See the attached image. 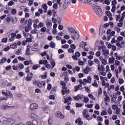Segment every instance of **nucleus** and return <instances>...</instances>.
<instances>
[{"mask_svg": "<svg viewBox=\"0 0 125 125\" xmlns=\"http://www.w3.org/2000/svg\"><path fill=\"white\" fill-rule=\"evenodd\" d=\"M26 55H30V47H27L25 52Z\"/></svg>", "mask_w": 125, "mask_h": 125, "instance_id": "nucleus-27", "label": "nucleus"}, {"mask_svg": "<svg viewBox=\"0 0 125 125\" xmlns=\"http://www.w3.org/2000/svg\"><path fill=\"white\" fill-rule=\"evenodd\" d=\"M118 82H119V84H123V83H125V81L124 80V79L120 78L118 80Z\"/></svg>", "mask_w": 125, "mask_h": 125, "instance_id": "nucleus-28", "label": "nucleus"}, {"mask_svg": "<svg viewBox=\"0 0 125 125\" xmlns=\"http://www.w3.org/2000/svg\"><path fill=\"white\" fill-rule=\"evenodd\" d=\"M116 4H117V1L116 0H113L112 1V6H116Z\"/></svg>", "mask_w": 125, "mask_h": 125, "instance_id": "nucleus-45", "label": "nucleus"}, {"mask_svg": "<svg viewBox=\"0 0 125 125\" xmlns=\"http://www.w3.org/2000/svg\"><path fill=\"white\" fill-rule=\"evenodd\" d=\"M38 107H39L38 104L36 103L32 104V109H33L35 110L36 109H38Z\"/></svg>", "mask_w": 125, "mask_h": 125, "instance_id": "nucleus-22", "label": "nucleus"}, {"mask_svg": "<svg viewBox=\"0 0 125 125\" xmlns=\"http://www.w3.org/2000/svg\"><path fill=\"white\" fill-rule=\"evenodd\" d=\"M20 69H23L24 68V64L23 63H20L18 66Z\"/></svg>", "mask_w": 125, "mask_h": 125, "instance_id": "nucleus-49", "label": "nucleus"}, {"mask_svg": "<svg viewBox=\"0 0 125 125\" xmlns=\"http://www.w3.org/2000/svg\"><path fill=\"white\" fill-rule=\"evenodd\" d=\"M14 4V2H13V1H10L8 3V5L9 6H12V5H13Z\"/></svg>", "mask_w": 125, "mask_h": 125, "instance_id": "nucleus-44", "label": "nucleus"}, {"mask_svg": "<svg viewBox=\"0 0 125 125\" xmlns=\"http://www.w3.org/2000/svg\"><path fill=\"white\" fill-rule=\"evenodd\" d=\"M32 79V73H28L27 74V76L25 78V80L26 81V82H31V80Z\"/></svg>", "mask_w": 125, "mask_h": 125, "instance_id": "nucleus-9", "label": "nucleus"}, {"mask_svg": "<svg viewBox=\"0 0 125 125\" xmlns=\"http://www.w3.org/2000/svg\"><path fill=\"white\" fill-rule=\"evenodd\" d=\"M109 62L110 63V64H113L115 61V58H109L108 59Z\"/></svg>", "mask_w": 125, "mask_h": 125, "instance_id": "nucleus-23", "label": "nucleus"}, {"mask_svg": "<svg viewBox=\"0 0 125 125\" xmlns=\"http://www.w3.org/2000/svg\"><path fill=\"white\" fill-rule=\"evenodd\" d=\"M92 85H93V86H94V87H98V84H97L96 80H94V83L92 84Z\"/></svg>", "mask_w": 125, "mask_h": 125, "instance_id": "nucleus-30", "label": "nucleus"}, {"mask_svg": "<svg viewBox=\"0 0 125 125\" xmlns=\"http://www.w3.org/2000/svg\"><path fill=\"white\" fill-rule=\"evenodd\" d=\"M102 51L103 52V55L104 56H108L109 55V50L106 49L105 47L102 50Z\"/></svg>", "mask_w": 125, "mask_h": 125, "instance_id": "nucleus-8", "label": "nucleus"}, {"mask_svg": "<svg viewBox=\"0 0 125 125\" xmlns=\"http://www.w3.org/2000/svg\"><path fill=\"white\" fill-rule=\"evenodd\" d=\"M46 25L47 28H50V27H51V26H52V22L51 21L50 19L47 20L46 21Z\"/></svg>", "mask_w": 125, "mask_h": 125, "instance_id": "nucleus-12", "label": "nucleus"}, {"mask_svg": "<svg viewBox=\"0 0 125 125\" xmlns=\"http://www.w3.org/2000/svg\"><path fill=\"white\" fill-rule=\"evenodd\" d=\"M68 33L70 35L72 40L75 41L80 38V33L73 27L70 26L67 27Z\"/></svg>", "mask_w": 125, "mask_h": 125, "instance_id": "nucleus-1", "label": "nucleus"}, {"mask_svg": "<svg viewBox=\"0 0 125 125\" xmlns=\"http://www.w3.org/2000/svg\"><path fill=\"white\" fill-rule=\"evenodd\" d=\"M42 9H44V12H46L47 11V5L46 4H43L42 5Z\"/></svg>", "mask_w": 125, "mask_h": 125, "instance_id": "nucleus-20", "label": "nucleus"}, {"mask_svg": "<svg viewBox=\"0 0 125 125\" xmlns=\"http://www.w3.org/2000/svg\"><path fill=\"white\" fill-rule=\"evenodd\" d=\"M95 12L96 14H97V15H98V16H102L103 12L102 10H101V8H100L99 10H97L96 12Z\"/></svg>", "mask_w": 125, "mask_h": 125, "instance_id": "nucleus-16", "label": "nucleus"}, {"mask_svg": "<svg viewBox=\"0 0 125 125\" xmlns=\"http://www.w3.org/2000/svg\"><path fill=\"white\" fill-rule=\"evenodd\" d=\"M105 14L106 15H107V16L109 17V20L110 21H112V20H113V17H112V13H111V12H110L109 11H106L105 12Z\"/></svg>", "mask_w": 125, "mask_h": 125, "instance_id": "nucleus-11", "label": "nucleus"}, {"mask_svg": "<svg viewBox=\"0 0 125 125\" xmlns=\"http://www.w3.org/2000/svg\"><path fill=\"white\" fill-rule=\"evenodd\" d=\"M88 63L89 66H92V65H93V64H94V62L92 61H89L88 62Z\"/></svg>", "mask_w": 125, "mask_h": 125, "instance_id": "nucleus-46", "label": "nucleus"}, {"mask_svg": "<svg viewBox=\"0 0 125 125\" xmlns=\"http://www.w3.org/2000/svg\"><path fill=\"white\" fill-rule=\"evenodd\" d=\"M94 62L95 63H96V64H98H98H100L99 63L100 62V61H99L98 59H95L94 60Z\"/></svg>", "mask_w": 125, "mask_h": 125, "instance_id": "nucleus-63", "label": "nucleus"}, {"mask_svg": "<svg viewBox=\"0 0 125 125\" xmlns=\"http://www.w3.org/2000/svg\"><path fill=\"white\" fill-rule=\"evenodd\" d=\"M85 42H82L80 45V47L84 48V44Z\"/></svg>", "mask_w": 125, "mask_h": 125, "instance_id": "nucleus-47", "label": "nucleus"}, {"mask_svg": "<svg viewBox=\"0 0 125 125\" xmlns=\"http://www.w3.org/2000/svg\"><path fill=\"white\" fill-rule=\"evenodd\" d=\"M114 30H115V31H116V32H117V33H120V32H121V28H120V27H118L117 26L114 28Z\"/></svg>", "mask_w": 125, "mask_h": 125, "instance_id": "nucleus-34", "label": "nucleus"}, {"mask_svg": "<svg viewBox=\"0 0 125 125\" xmlns=\"http://www.w3.org/2000/svg\"><path fill=\"white\" fill-rule=\"evenodd\" d=\"M37 85H38V87H42V83L41 82H39L37 83Z\"/></svg>", "mask_w": 125, "mask_h": 125, "instance_id": "nucleus-59", "label": "nucleus"}, {"mask_svg": "<svg viewBox=\"0 0 125 125\" xmlns=\"http://www.w3.org/2000/svg\"><path fill=\"white\" fill-rule=\"evenodd\" d=\"M7 41H8L7 38H3L1 40L2 42H5V43H6V42H7Z\"/></svg>", "mask_w": 125, "mask_h": 125, "instance_id": "nucleus-37", "label": "nucleus"}, {"mask_svg": "<svg viewBox=\"0 0 125 125\" xmlns=\"http://www.w3.org/2000/svg\"><path fill=\"white\" fill-rule=\"evenodd\" d=\"M8 125H14L15 123V120L12 118H9L7 121Z\"/></svg>", "mask_w": 125, "mask_h": 125, "instance_id": "nucleus-13", "label": "nucleus"}, {"mask_svg": "<svg viewBox=\"0 0 125 125\" xmlns=\"http://www.w3.org/2000/svg\"><path fill=\"white\" fill-rule=\"evenodd\" d=\"M111 108L113 110H117V109H118V105H117L116 104L112 105V106H111Z\"/></svg>", "mask_w": 125, "mask_h": 125, "instance_id": "nucleus-40", "label": "nucleus"}, {"mask_svg": "<svg viewBox=\"0 0 125 125\" xmlns=\"http://www.w3.org/2000/svg\"><path fill=\"white\" fill-rule=\"evenodd\" d=\"M99 1V0H87L86 3H88L90 5H95L97 4V2Z\"/></svg>", "mask_w": 125, "mask_h": 125, "instance_id": "nucleus-5", "label": "nucleus"}, {"mask_svg": "<svg viewBox=\"0 0 125 125\" xmlns=\"http://www.w3.org/2000/svg\"><path fill=\"white\" fill-rule=\"evenodd\" d=\"M62 92L63 95H65V94H69L70 93V90L68 89L66 90H62Z\"/></svg>", "mask_w": 125, "mask_h": 125, "instance_id": "nucleus-17", "label": "nucleus"}, {"mask_svg": "<svg viewBox=\"0 0 125 125\" xmlns=\"http://www.w3.org/2000/svg\"><path fill=\"white\" fill-rule=\"evenodd\" d=\"M50 47L52 48H54L55 47V43L53 42H51L50 44Z\"/></svg>", "mask_w": 125, "mask_h": 125, "instance_id": "nucleus-29", "label": "nucleus"}, {"mask_svg": "<svg viewBox=\"0 0 125 125\" xmlns=\"http://www.w3.org/2000/svg\"><path fill=\"white\" fill-rule=\"evenodd\" d=\"M17 12V10L16 9H13L11 11V13L13 15H15Z\"/></svg>", "mask_w": 125, "mask_h": 125, "instance_id": "nucleus-31", "label": "nucleus"}, {"mask_svg": "<svg viewBox=\"0 0 125 125\" xmlns=\"http://www.w3.org/2000/svg\"><path fill=\"white\" fill-rule=\"evenodd\" d=\"M56 115V116L60 119H64V115H63V114L60 111L57 112Z\"/></svg>", "mask_w": 125, "mask_h": 125, "instance_id": "nucleus-10", "label": "nucleus"}, {"mask_svg": "<svg viewBox=\"0 0 125 125\" xmlns=\"http://www.w3.org/2000/svg\"><path fill=\"white\" fill-rule=\"evenodd\" d=\"M70 3H71V0H65L64 1V3L63 4L64 9H66V8H68V6H69V5H70Z\"/></svg>", "mask_w": 125, "mask_h": 125, "instance_id": "nucleus-6", "label": "nucleus"}, {"mask_svg": "<svg viewBox=\"0 0 125 125\" xmlns=\"http://www.w3.org/2000/svg\"><path fill=\"white\" fill-rule=\"evenodd\" d=\"M12 63L13 64H15V63H18V60H17V58H15L13 62H12Z\"/></svg>", "mask_w": 125, "mask_h": 125, "instance_id": "nucleus-54", "label": "nucleus"}, {"mask_svg": "<svg viewBox=\"0 0 125 125\" xmlns=\"http://www.w3.org/2000/svg\"><path fill=\"white\" fill-rule=\"evenodd\" d=\"M101 61L102 62V64H103V65H106V64H107V62L106 61V60L102 59V60H101Z\"/></svg>", "mask_w": 125, "mask_h": 125, "instance_id": "nucleus-38", "label": "nucleus"}, {"mask_svg": "<svg viewBox=\"0 0 125 125\" xmlns=\"http://www.w3.org/2000/svg\"><path fill=\"white\" fill-rule=\"evenodd\" d=\"M18 59L20 60V61H25V60H26L25 58L21 57V56L19 57Z\"/></svg>", "mask_w": 125, "mask_h": 125, "instance_id": "nucleus-42", "label": "nucleus"}, {"mask_svg": "<svg viewBox=\"0 0 125 125\" xmlns=\"http://www.w3.org/2000/svg\"><path fill=\"white\" fill-rule=\"evenodd\" d=\"M114 114H116L118 115V117L119 118L121 117V109L120 108H117L115 110V113Z\"/></svg>", "mask_w": 125, "mask_h": 125, "instance_id": "nucleus-15", "label": "nucleus"}, {"mask_svg": "<svg viewBox=\"0 0 125 125\" xmlns=\"http://www.w3.org/2000/svg\"><path fill=\"white\" fill-rule=\"evenodd\" d=\"M80 87H82V84H79L78 85L75 86L74 87L75 91H78V90H79V89H80Z\"/></svg>", "mask_w": 125, "mask_h": 125, "instance_id": "nucleus-24", "label": "nucleus"}, {"mask_svg": "<svg viewBox=\"0 0 125 125\" xmlns=\"http://www.w3.org/2000/svg\"><path fill=\"white\" fill-rule=\"evenodd\" d=\"M10 69H11V65H8L5 67V70H6V71H9Z\"/></svg>", "mask_w": 125, "mask_h": 125, "instance_id": "nucleus-60", "label": "nucleus"}, {"mask_svg": "<svg viewBox=\"0 0 125 125\" xmlns=\"http://www.w3.org/2000/svg\"><path fill=\"white\" fill-rule=\"evenodd\" d=\"M97 120H98V121L99 122H102V121H103V118L100 117V116H98L97 117Z\"/></svg>", "mask_w": 125, "mask_h": 125, "instance_id": "nucleus-53", "label": "nucleus"}, {"mask_svg": "<svg viewBox=\"0 0 125 125\" xmlns=\"http://www.w3.org/2000/svg\"><path fill=\"white\" fill-rule=\"evenodd\" d=\"M69 45L65 44L62 46V48H68Z\"/></svg>", "mask_w": 125, "mask_h": 125, "instance_id": "nucleus-56", "label": "nucleus"}, {"mask_svg": "<svg viewBox=\"0 0 125 125\" xmlns=\"http://www.w3.org/2000/svg\"><path fill=\"white\" fill-rule=\"evenodd\" d=\"M83 99H84V101H83V103H87V102L89 101V99H88L86 97H84Z\"/></svg>", "mask_w": 125, "mask_h": 125, "instance_id": "nucleus-32", "label": "nucleus"}, {"mask_svg": "<svg viewBox=\"0 0 125 125\" xmlns=\"http://www.w3.org/2000/svg\"><path fill=\"white\" fill-rule=\"evenodd\" d=\"M72 98L68 97L67 99L64 98V103H69V101H72Z\"/></svg>", "mask_w": 125, "mask_h": 125, "instance_id": "nucleus-19", "label": "nucleus"}, {"mask_svg": "<svg viewBox=\"0 0 125 125\" xmlns=\"http://www.w3.org/2000/svg\"><path fill=\"white\" fill-rule=\"evenodd\" d=\"M38 116L35 114H33L32 115V125H38Z\"/></svg>", "mask_w": 125, "mask_h": 125, "instance_id": "nucleus-2", "label": "nucleus"}, {"mask_svg": "<svg viewBox=\"0 0 125 125\" xmlns=\"http://www.w3.org/2000/svg\"><path fill=\"white\" fill-rule=\"evenodd\" d=\"M83 98V96L82 94H79L76 96L73 97V99L74 100H76V101H79V100H82Z\"/></svg>", "mask_w": 125, "mask_h": 125, "instance_id": "nucleus-7", "label": "nucleus"}, {"mask_svg": "<svg viewBox=\"0 0 125 125\" xmlns=\"http://www.w3.org/2000/svg\"><path fill=\"white\" fill-rule=\"evenodd\" d=\"M51 65L52 69H53V68H54V66H55V62H54V61L51 62Z\"/></svg>", "mask_w": 125, "mask_h": 125, "instance_id": "nucleus-39", "label": "nucleus"}, {"mask_svg": "<svg viewBox=\"0 0 125 125\" xmlns=\"http://www.w3.org/2000/svg\"><path fill=\"white\" fill-rule=\"evenodd\" d=\"M41 31L42 33H45V32H46V27H42L41 29Z\"/></svg>", "mask_w": 125, "mask_h": 125, "instance_id": "nucleus-35", "label": "nucleus"}, {"mask_svg": "<svg viewBox=\"0 0 125 125\" xmlns=\"http://www.w3.org/2000/svg\"><path fill=\"white\" fill-rule=\"evenodd\" d=\"M7 59H6V58L3 57L2 59L0 60V64H4L5 62H6Z\"/></svg>", "mask_w": 125, "mask_h": 125, "instance_id": "nucleus-18", "label": "nucleus"}, {"mask_svg": "<svg viewBox=\"0 0 125 125\" xmlns=\"http://www.w3.org/2000/svg\"><path fill=\"white\" fill-rule=\"evenodd\" d=\"M11 36L12 38V39H15V37H16V33H12L11 34Z\"/></svg>", "mask_w": 125, "mask_h": 125, "instance_id": "nucleus-48", "label": "nucleus"}, {"mask_svg": "<svg viewBox=\"0 0 125 125\" xmlns=\"http://www.w3.org/2000/svg\"><path fill=\"white\" fill-rule=\"evenodd\" d=\"M83 117H84V118H89V115H88V114H87L86 113H84L83 114Z\"/></svg>", "mask_w": 125, "mask_h": 125, "instance_id": "nucleus-52", "label": "nucleus"}, {"mask_svg": "<svg viewBox=\"0 0 125 125\" xmlns=\"http://www.w3.org/2000/svg\"><path fill=\"white\" fill-rule=\"evenodd\" d=\"M32 20L29 19L28 21V22L27 24V26H25L24 28L25 31L26 32H29L30 31V29H32L31 26H32Z\"/></svg>", "mask_w": 125, "mask_h": 125, "instance_id": "nucleus-3", "label": "nucleus"}, {"mask_svg": "<svg viewBox=\"0 0 125 125\" xmlns=\"http://www.w3.org/2000/svg\"><path fill=\"white\" fill-rule=\"evenodd\" d=\"M106 115H107V111H106L105 110H103L101 112V116H106Z\"/></svg>", "mask_w": 125, "mask_h": 125, "instance_id": "nucleus-43", "label": "nucleus"}, {"mask_svg": "<svg viewBox=\"0 0 125 125\" xmlns=\"http://www.w3.org/2000/svg\"><path fill=\"white\" fill-rule=\"evenodd\" d=\"M87 83H91V77L88 76L87 78Z\"/></svg>", "mask_w": 125, "mask_h": 125, "instance_id": "nucleus-57", "label": "nucleus"}, {"mask_svg": "<svg viewBox=\"0 0 125 125\" xmlns=\"http://www.w3.org/2000/svg\"><path fill=\"white\" fill-rule=\"evenodd\" d=\"M2 94H3L6 97L8 96L10 98H13V94H12L11 91L7 90L6 92L2 91Z\"/></svg>", "mask_w": 125, "mask_h": 125, "instance_id": "nucleus-4", "label": "nucleus"}, {"mask_svg": "<svg viewBox=\"0 0 125 125\" xmlns=\"http://www.w3.org/2000/svg\"><path fill=\"white\" fill-rule=\"evenodd\" d=\"M78 61H79L78 64L80 66H83V65H84V62H83V61H80V60H79Z\"/></svg>", "mask_w": 125, "mask_h": 125, "instance_id": "nucleus-36", "label": "nucleus"}, {"mask_svg": "<svg viewBox=\"0 0 125 125\" xmlns=\"http://www.w3.org/2000/svg\"><path fill=\"white\" fill-rule=\"evenodd\" d=\"M92 8L93 11H94V12H96L97 10H98L100 8V7H99V6L97 5H95L92 7Z\"/></svg>", "mask_w": 125, "mask_h": 125, "instance_id": "nucleus-21", "label": "nucleus"}, {"mask_svg": "<svg viewBox=\"0 0 125 125\" xmlns=\"http://www.w3.org/2000/svg\"><path fill=\"white\" fill-rule=\"evenodd\" d=\"M82 106H83L82 104H79V103H76V107L77 108L79 107H82Z\"/></svg>", "mask_w": 125, "mask_h": 125, "instance_id": "nucleus-51", "label": "nucleus"}, {"mask_svg": "<svg viewBox=\"0 0 125 125\" xmlns=\"http://www.w3.org/2000/svg\"><path fill=\"white\" fill-rule=\"evenodd\" d=\"M98 93L99 94H102V88H99V90H98Z\"/></svg>", "mask_w": 125, "mask_h": 125, "instance_id": "nucleus-64", "label": "nucleus"}, {"mask_svg": "<svg viewBox=\"0 0 125 125\" xmlns=\"http://www.w3.org/2000/svg\"><path fill=\"white\" fill-rule=\"evenodd\" d=\"M107 113H108L109 115H112V114H113V112H112V109H111V108H108Z\"/></svg>", "mask_w": 125, "mask_h": 125, "instance_id": "nucleus-33", "label": "nucleus"}, {"mask_svg": "<svg viewBox=\"0 0 125 125\" xmlns=\"http://www.w3.org/2000/svg\"><path fill=\"white\" fill-rule=\"evenodd\" d=\"M98 70L100 72L101 71H104L105 70V67H104V65H101L100 64H98Z\"/></svg>", "mask_w": 125, "mask_h": 125, "instance_id": "nucleus-14", "label": "nucleus"}, {"mask_svg": "<svg viewBox=\"0 0 125 125\" xmlns=\"http://www.w3.org/2000/svg\"><path fill=\"white\" fill-rule=\"evenodd\" d=\"M23 64L24 65H25V66H28L30 64V62H28V61H25V62H24Z\"/></svg>", "mask_w": 125, "mask_h": 125, "instance_id": "nucleus-50", "label": "nucleus"}, {"mask_svg": "<svg viewBox=\"0 0 125 125\" xmlns=\"http://www.w3.org/2000/svg\"><path fill=\"white\" fill-rule=\"evenodd\" d=\"M63 39H65V40H69L70 39V36H69L68 35H65L63 37Z\"/></svg>", "mask_w": 125, "mask_h": 125, "instance_id": "nucleus-55", "label": "nucleus"}, {"mask_svg": "<svg viewBox=\"0 0 125 125\" xmlns=\"http://www.w3.org/2000/svg\"><path fill=\"white\" fill-rule=\"evenodd\" d=\"M94 79H95V80H97V81H99V76H98V75H95L94 76Z\"/></svg>", "mask_w": 125, "mask_h": 125, "instance_id": "nucleus-58", "label": "nucleus"}, {"mask_svg": "<svg viewBox=\"0 0 125 125\" xmlns=\"http://www.w3.org/2000/svg\"><path fill=\"white\" fill-rule=\"evenodd\" d=\"M104 101L106 102H110L111 101V100L110 99V97L109 96H105V98H104Z\"/></svg>", "mask_w": 125, "mask_h": 125, "instance_id": "nucleus-26", "label": "nucleus"}, {"mask_svg": "<svg viewBox=\"0 0 125 125\" xmlns=\"http://www.w3.org/2000/svg\"><path fill=\"white\" fill-rule=\"evenodd\" d=\"M118 118V116L116 115H114L112 116V120L113 121H116V120H117V118Z\"/></svg>", "mask_w": 125, "mask_h": 125, "instance_id": "nucleus-62", "label": "nucleus"}, {"mask_svg": "<svg viewBox=\"0 0 125 125\" xmlns=\"http://www.w3.org/2000/svg\"><path fill=\"white\" fill-rule=\"evenodd\" d=\"M10 48L15 49L16 47H17V44L16 43H15L14 44H12L10 46Z\"/></svg>", "mask_w": 125, "mask_h": 125, "instance_id": "nucleus-25", "label": "nucleus"}, {"mask_svg": "<svg viewBox=\"0 0 125 125\" xmlns=\"http://www.w3.org/2000/svg\"><path fill=\"white\" fill-rule=\"evenodd\" d=\"M63 29H64V26H63L62 25H59V30L62 31V30H63Z\"/></svg>", "mask_w": 125, "mask_h": 125, "instance_id": "nucleus-61", "label": "nucleus"}, {"mask_svg": "<svg viewBox=\"0 0 125 125\" xmlns=\"http://www.w3.org/2000/svg\"><path fill=\"white\" fill-rule=\"evenodd\" d=\"M88 96H89V97H90V98H91V99H92V100H95V98L94 97V96H93V95L92 94H89Z\"/></svg>", "mask_w": 125, "mask_h": 125, "instance_id": "nucleus-41", "label": "nucleus"}]
</instances>
